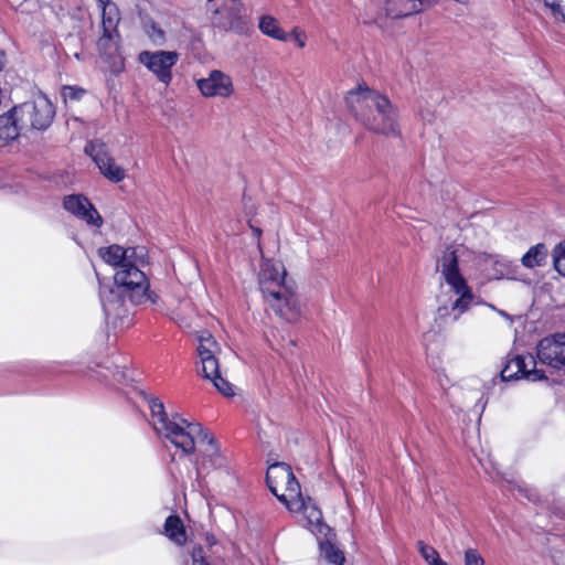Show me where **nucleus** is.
<instances>
[{
  "instance_id": "obj_1",
  "label": "nucleus",
  "mask_w": 565,
  "mask_h": 565,
  "mask_svg": "<svg viewBox=\"0 0 565 565\" xmlns=\"http://www.w3.org/2000/svg\"><path fill=\"white\" fill-rule=\"evenodd\" d=\"M142 398L150 409L152 426L160 436L185 455H192L199 447V457L195 461L199 477L204 471L227 466V459L221 452L215 438L200 423L188 422L179 415L170 418L159 398L148 393H142Z\"/></svg>"
},
{
  "instance_id": "obj_2",
  "label": "nucleus",
  "mask_w": 565,
  "mask_h": 565,
  "mask_svg": "<svg viewBox=\"0 0 565 565\" xmlns=\"http://www.w3.org/2000/svg\"><path fill=\"white\" fill-rule=\"evenodd\" d=\"M146 256L122 265L114 275V288H100L99 296L108 320L116 328H128L132 322L131 306L157 305L159 296L149 289V281L141 267Z\"/></svg>"
},
{
  "instance_id": "obj_3",
  "label": "nucleus",
  "mask_w": 565,
  "mask_h": 565,
  "mask_svg": "<svg viewBox=\"0 0 565 565\" xmlns=\"http://www.w3.org/2000/svg\"><path fill=\"white\" fill-rule=\"evenodd\" d=\"M345 105L366 130L392 138L401 136L397 108L385 95L359 85L348 92Z\"/></svg>"
},
{
  "instance_id": "obj_4",
  "label": "nucleus",
  "mask_w": 565,
  "mask_h": 565,
  "mask_svg": "<svg viewBox=\"0 0 565 565\" xmlns=\"http://www.w3.org/2000/svg\"><path fill=\"white\" fill-rule=\"evenodd\" d=\"M437 268L440 269L445 281L457 295V298L451 301L450 307L443 306L438 308V315L440 317L452 315V320H457L476 303L475 295L459 271L457 250L448 246L438 258Z\"/></svg>"
},
{
  "instance_id": "obj_5",
  "label": "nucleus",
  "mask_w": 565,
  "mask_h": 565,
  "mask_svg": "<svg viewBox=\"0 0 565 565\" xmlns=\"http://www.w3.org/2000/svg\"><path fill=\"white\" fill-rule=\"evenodd\" d=\"M266 482L270 492L289 510L306 508L300 484L295 478L289 465L276 462L268 467Z\"/></svg>"
},
{
  "instance_id": "obj_6",
  "label": "nucleus",
  "mask_w": 565,
  "mask_h": 565,
  "mask_svg": "<svg viewBox=\"0 0 565 565\" xmlns=\"http://www.w3.org/2000/svg\"><path fill=\"white\" fill-rule=\"evenodd\" d=\"M199 344L196 348L201 372L204 379L210 380L215 388L224 396H233V385L222 377L217 354L221 352L218 343L207 331H203L198 337Z\"/></svg>"
},
{
  "instance_id": "obj_7",
  "label": "nucleus",
  "mask_w": 565,
  "mask_h": 565,
  "mask_svg": "<svg viewBox=\"0 0 565 565\" xmlns=\"http://www.w3.org/2000/svg\"><path fill=\"white\" fill-rule=\"evenodd\" d=\"M14 114L18 115L24 134L43 131L51 126L55 108L45 95L40 94L32 102L14 106Z\"/></svg>"
},
{
  "instance_id": "obj_8",
  "label": "nucleus",
  "mask_w": 565,
  "mask_h": 565,
  "mask_svg": "<svg viewBox=\"0 0 565 565\" xmlns=\"http://www.w3.org/2000/svg\"><path fill=\"white\" fill-rule=\"evenodd\" d=\"M296 289V282H289L263 299L266 310H271L276 316L287 322H296L301 315V307Z\"/></svg>"
},
{
  "instance_id": "obj_9",
  "label": "nucleus",
  "mask_w": 565,
  "mask_h": 565,
  "mask_svg": "<svg viewBox=\"0 0 565 565\" xmlns=\"http://www.w3.org/2000/svg\"><path fill=\"white\" fill-rule=\"evenodd\" d=\"M289 282L295 281L287 277L286 268L281 262L273 259L263 260L258 274V285L263 299Z\"/></svg>"
},
{
  "instance_id": "obj_10",
  "label": "nucleus",
  "mask_w": 565,
  "mask_h": 565,
  "mask_svg": "<svg viewBox=\"0 0 565 565\" xmlns=\"http://www.w3.org/2000/svg\"><path fill=\"white\" fill-rule=\"evenodd\" d=\"M536 360L532 354L515 355L509 360L503 370L501 377L503 381L514 379H525L531 382L546 380V375L542 370L536 369Z\"/></svg>"
},
{
  "instance_id": "obj_11",
  "label": "nucleus",
  "mask_w": 565,
  "mask_h": 565,
  "mask_svg": "<svg viewBox=\"0 0 565 565\" xmlns=\"http://www.w3.org/2000/svg\"><path fill=\"white\" fill-rule=\"evenodd\" d=\"M178 60V53L172 51H143L139 54L140 63L166 85L170 84L172 79L171 68L177 64Z\"/></svg>"
},
{
  "instance_id": "obj_12",
  "label": "nucleus",
  "mask_w": 565,
  "mask_h": 565,
  "mask_svg": "<svg viewBox=\"0 0 565 565\" xmlns=\"http://www.w3.org/2000/svg\"><path fill=\"white\" fill-rule=\"evenodd\" d=\"M536 356L542 364L565 369V333L542 339L536 347Z\"/></svg>"
},
{
  "instance_id": "obj_13",
  "label": "nucleus",
  "mask_w": 565,
  "mask_h": 565,
  "mask_svg": "<svg viewBox=\"0 0 565 565\" xmlns=\"http://www.w3.org/2000/svg\"><path fill=\"white\" fill-rule=\"evenodd\" d=\"M428 7V0H385L384 7L376 12L374 23L384 26L386 19L408 17Z\"/></svg>"
},
{
  "instance_id": "obj_14",
  "label": "nucleus",
  "mask_w": 565,
  "mask_h": 565,
  "mask_svg": "<svg viewBox=\"0 0 565 565\" xmlns=\"http://www.w3.org/2000/svg\"><path fill=\"white\" fill-rule=\"evenodd\" d=\"M85 152L94 160L99 171L110 181L119 182L125 178V170L117 166L106 152L105 145L100 141H89L85 146Z\"/></svg>"
},
{
  "instance_id": "obj_15",
  "label": "nucleus",
  "mask_w": 565,
  "mask_h": 565,
  "mask_svg": "<svg viewBox=\"0 0 565 565\" xmlns=\"http://www.w3.org/2000/svg\"><path fill=\"white\" fill-rule=\"evenodd\" d=\"M64 209L87 225L100 227L103 218L89 200L82 194H71L63 200Z\"/></svg>"
},
{
  "instance_id": "obj_16",
  "label": "nucleus",
  "mask_w": 565,
  "mask_h": 565,
  "mask_svg": "<svg viewBox=\"0 0 565 565\" xmlns=\"http://www.w3.org/2000/svg\"><path fill=\"white\" fill-rule=\"evenodd\" d=\"M196 86L205 97H230L234 92L232 78L225 73L214 70L207 77L196 81Z\"/></svg>"
},
{
  "instance_id": "obj_17",
  "label": "nucleus",
  "mask_w": 565,
  "mask_h": 565,
  "mask_svg": "<svg viewBox=\"0 0 565 565\" xmlns=\"http://www.w3.org/2000/svg\"><path fill=\"white\" fill-rule=\"evenodd\" d=\"M98 254L105 263L119 269L122 265H128L134 259H139L142 255H147V252L141 246L124 248L115 244L99 248Z\"/></svg>"
},
{
  "instance_id": "obj_18",
  "label": "nucleus",
  "mask_w": 565,
  "mask_h": 565,
  "mask_svg": "<svg viewBox=\"0 0 565 565\" xmlns=\"http://www.w3.org/2000/svg\"><path fill=\"white\" fill-rule=\"evenodd\" d=\"M21 134H24V131L18 115L14 114V107L0 115V148L15 140Z\"/></svg>"
},
{
  "instance_id": "obj_19",
  "label": "nucleus",
  "mask_w": 565,
  "mask_h": 565,
  "mask_svg": "<svg viewBox=\"0 0 565 565\" xmlns=\"http://www.w3.org/2000/svg\"><path fill=\"white\" fill-rule=\"evenodd\" d=\"M483 267L489 278L500 279L510 274V262L499 255H487Z\"/></svg>"
},
{
  "instance_id": "obj_20",
  "label": "nucleus",
  "mask_w": 565,
  "mask_h": 565,
  "mask_svg": "<svg viewBox=\"0 0 565 565\" xmlns=\"http://www.w3.org/2000/svg\"><path fill=\"white\" fill-rule=\"evenodd\" d=\"M258 28L265 35L271 39L281 42L289 41V35L280 28L278 20L271 15L260 17Z\"/></svg>"
},
{
  "instance_id": "obj_21",
  "label": "nucleus",
  "mask_w": 565,
  "mask_h": 565,
  "mask_svg": "<svg viewBox=\"0 0 565 565\" xmlns=\"http://www.w3.org/2000/svg\"><path fill=\"white\" fill-rule=\"evenodd\" d=\"M164 534L175 544L182 545L186 541V533L182 520L173 514L164 522Z\"/></svg>"
},
{
  "instance_id": "obj_22",
  "label": "nucleus",
  "mask_w": 565,
  "mask_h": 565,
  "mask_svg": "<svg viewBox=\"0 0 565 565\" xmlns=\"http://www.w3.org/2000/svg\"><path fill=\"white\" fill-rule=\"evenodd\" d=\"M547 248L545 244L540 243L532 246L521 258V263L526 268L541 267L546 263Z\"/></svg>"
},
{
  "instance_id": "obj_23",
  "label": "nucleus",
  "mask_w": 565,
  "mask_h": 565,
  "mask_svg": "<svg viewBox=\"0 0 565 565\" xmlns=\"http://www.w3.org/2000/svg\"><path fill=\"white\" fill-rule=\"evenodd\" d=\"M117 10L115 4L108 3L103 6L102 28L103 32L117 33Z\"/></svg>"
},
{
  "instance_id": "obj_24",
  "label": "nucleus",
  "mask_w": 565,
  "mask_h": 565,
  "mask_svg": "<svg viewBox=\"0 0 565 565\" xmlns=\"http://www.w3.org/2000/svg\"><path fill=\"white\" fill-rule=\"evenodd\" d=\"M321 555L331 564L343 565L345 558L343 552L335 547L329 540L320 542Z\"/></svg>"
},
{
  "instance_id": "obj_25",
  "label": "nucleus",
  "mask_w": 565,
  "mask_h": 565,
  "mask_svg": "<svg viewBox=\"0 0 565 565\" xmlns=\"http://www.w3.org/2000/svg\"><path fill=\"white\" fill-rule=\"evenodd\" d=\"M117 33L103 32L102 36L97 41V46L100 53L110 54L116 50V43L114 41Z\"/></svg>"
},
{
  "instance_id": "obj_26",
  "label": "nucleus",
  "mask_w": 565,
  "mask_h": 565,
  "mask_svg": "<svg viewBox=\"0 0 565 565\" xmlns=\"http://www.w3.org/2000/svg\"><path fill=\"white\" fill-rule=\"evenodd\" d=\"M417 547L422 557L428 565H434L440 558L438 552L433 546L425 544L423 541L417 543Z\"/></svg>"
},
{
  "instance_id": "obj_27",
  "label": "nucleus",
  "mask_w": 565,
  "mask_h": 565,
  "mask_svg": "<svg viewBox=\"0 0 565 565\" xmlns=\"http://www.w3.org/2000/svg\"><path fill=\"white\" fill-rule=\"evenodd\" d=\"M553 258H554V268L562 276H565V244H559L555 247Z\"/></svg>"
},
{
  "instance_id": "obj_28",
  "label": "nucleus",
  "mask_w": 565,
  "mask_h": 565,
  "mask_svg": "<svg viewBox=\"0 0 565 565\" xmlns=\"http://www.w3.org/2000/svg\"><path fill=\"white\" fill-rule=\"evenodd\" d=\"M147 34L149 39L156 45H163L166 41V35L163 30H161L157 24L152 23L147 28Z\"/></svg>"
},
{
  "instance_id": "obj_29",
  "label": "nucleus",
  "mask_w": 565,
  "mask_h": 565,
  "mask_svg": "<svg viewBox=\"0 0 565 565\" xmlns=\"http://www.w3.org/2000/svg\"><path fill=\"white\" fill-rule=\"evenodd\" d=\"M289 35V41H294L299 49H303L307 44V33L299 26H295Z\"/></svg>"
},
{
  "instance_id": "obj_30",
  "label": "nucleus",
  "mask_w": 565,
  "mask_h": 565,
  "mask_svg": "<svg viewBox=\"0 0 565 565\" xmlns=\"http://www.w3.org/2000/svg\"><path fill=\"white\" fill-rule=\"evenodd\" d=\"M305 505L307 510L302 508L299 509L298 511H302L311 523H319L321 520V512L317 508H315L313 504H311L310 499H308V502L305 500Z\"/></svg>"
},
{
  "instance_id": "obj_31",
  "label": "nucleus",
  "mask_w": 565,
  "mask_h": 565,
  "mask_svg": "<svg viewBox=\"0 0 565 565\" xmlns=\"http://www.w3.org/2000/svg\"><path fill=\"white\" fill-rule=\"evenodd\" d=\"M465 565H484V559L475 548H469L465 553Z\"/></svg>"
},
{
  "instance_id": "obj_32",
  "label": "nucleus",
  "mask_w": 565,
  "mask_h": 565,
  "mask_svg": "<svg viewBox=\"0 0 565 565\" xmlns=\"http://www.w3.org/2000/svg\"><path fill=\"white\" fill-rule=\"evenodd\" d=\"M85 94L83 88L76 86H65L63 88V96L65 99L79 100Z\"/></svg>"
},
{
  "instance_id": "obj_33",
  "label": "nucleus",
  "mask_w": 565,
  "mask_h": 565,
  "mask_svg": "<svg viewBox=\"0 0 565 565\" xmlns=\"http://www.w3.org/2000/svg\"><path fill=\"white\" fill-rule=\"evenodd\" d=\"M192 565H211L206 559L201 546L194 547L191 552Z\"/></svg>"
},
{
  "instance_id": "obj_34",
  "label": "nucleus",
  "mask_w": 565,
  "mask_h": 565,
  "mask_svg": "<svg viewBox=\"0 0 565 565\" xmlns=\"http://www.w3.org/2000/svg\"><path fill=\"white\" fill-rule=\"evenodd\" d=\"M545 7L550 8L552 13L556 17L559 15L563 19L565 14L564 8L561 0H543Z\"/></svg>"
},
{
  "instance_id": "obj_35",
  "label": "nucleus",
  "mask_w": 565,
  "mask_h": 565,
  "mask_svg": "<svg viewBox=\"0 0 565 565\" xmlns=\"http://www.w3.org/2000/svg\"><path fill=\"white\" fill-rule=\"evenodd\" d=\"M519 492L523 493L524 497H526L530 501L536 502L537 501V493L534 489H523L519 487Z\"/></svg>"
},
{
  "instance_id": "obj_36",
  "label": "nucleus",
  "mask_w": 565,
  "mask_h": 565,
  "mask_svg": "<svg viewBox=\"0 0 565 565\" xmlns=\"http://www.w3.org/2000/svg\"><path fill=\"white\" fill-rule=\"evenodd\" d=\"M3 57H4V55H3V53L0 51V70L3 67V64H4V63H3Z\"/></svg>"
},
{
  "instance_id": "obj_37",
  "label": "nucleus",
  "mask_w": 565,
  "mask_h": 565,
  "mask_svg": "<svg viewBox=\"0 0 565 565\" xmlns=\"http://www.w3.org/2000/svg\"><path fill=\"white\" fill-rule=\"evenodd\" d=\"M434 565H449V564L446 563L445 561H443L441 558H439Z\"/></svg>"
},
{
  "instance_id": "obj_38",
  "label": "nucleus",
  "mask_w": 565,
  "mask_h": 565,
  "mask_svg": "<svg viewBox=\"0 0 565 565\" xmlns=\"http://www.w3.org/2000/svg\"><path fill=\"white\" fill-rule=\"evenodd\" d=\"M102 6L108 4L109 0H97Z\"/></svg>"
},
{
  "instance_id": "obj_39",
  "label": "nucleus",
  "mask_w": 565,
  "mask_h": 565,
  "mask_svg": "<svg viewBox=\"0 0 565 565\" xmlns=\"http://www.w3.org/2000/svg\"><path fill=\"white\" fill-rule=\"evenodd\" d=\"M253 231L255 232V234L257 235V237H259V236H260V233H262V232H260V230H259V228H253Z\"/></svg>"
},
{
  "instance_id": "obj_40",
  "label": "nucleus",
  "mask_w": 565,
  "mask_h": 565,
  "mask_svg": "<svg viewBox=\"0 0 565 565\" xmlns=\"http://www.w3.org/2000/svg\"><path fill=\"white\" fill-rule=\"evenodd\" d=\"M563 22L565 23V13L563 14Z\"/></svg>"
}]
</instances>
